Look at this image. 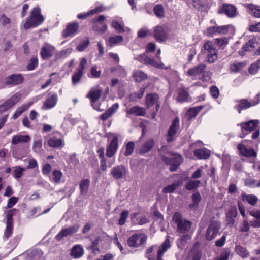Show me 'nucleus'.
Here are the masks:
<instances>
[{
  "instance_id": "obj_1",
  "label": "nucleus",
  "mask_w": 260,
  "mask_h": 260,
  "mask_svg": "<svg viewBox=\"0 0 260 260\" xmlns=\"http://www.w3.org/2000/svg\"><path fill=\"white\" fill-rule=\"evenodd\" d=\"M155 50H148L146 54H142L139 56V61L144 64H149L157 68L167 69L168 67L165 66L161 62L155 60L156 58L160 59V50H157L155 58L152 56L153 55L155 54Z\"/></svg>"
},
{
  "instance_id": "obj_2",
  "label": "nucleus",
  "mask_w": 260,
  "mask_h": 260,
  "mask_svg": "<svg viewBox=\"0 0 260 260\" xmlns=\"http://www.w3.org/2000/svg\"><path fill=\"white\" fill-rule=\"evenodd\" d=\"M44 21L43 16L41 14V10L38 7L35 8L31 12V15L24 24L25 29L32 27H36L41 24Z\"/></svg>"
},
{
  "instance_id": "obj_3",
  "label": "nucleus",
  "mask_w": 260,
  "mask_h": 260,
  "mask_svg": "<svg viewBox=\"0 0 260 260\" xmlns=\"http://www.w3.org/2000/svg\"><path fill=\"white\" fill-rule=\"evenodd\" d=\"M236 105L234 108L241 113L242 110L247 109L258 104L260 102V94H257L252 100L249 101L246 99L235 100Z\"/></svg>"
},
{
  "instance_id": "obj_4",
  "label": "nucleus",
  "mask_w": 260,
  "mask_h": 260,
  "mask_svg": "<svg viewBox=\"0 0 260 260\" xmlns=\"http://www.w3.org/2000/svg\"><path fill=\"white\" fill-rule=\"evenodd\" d=\"M161 159L167 164L171 165L170 170L172 172L176 171L183 161V158L180 154L173 153H168L167 156H162Z\"/></svg>"
},
{
  "instance_id": "obj_5",
  "label": "nucleus",
  "mask_w": 260,
  "mask_h": 260,
  "mask_svg": "<svg viewBox=\"0 0 260 260\" xmlns=\"http://www.w3.org/2000/svg\"><path fill=\"white\" fill-rule=\"evenodd\" d=\"M173 221L177 224V232L181 233H185L190 229L191 222L183 219L179 212H176L173 217Z\"/></svg>"
},
{
  "instance_id": "obj_6",
  "label": "nucleus",
  "mask_w": 260,
  "mask_h": 260,
  "mask_svg": "<svg viewBox=\"0 0 260 260\" xmlns=\"http://www.w3.org/2000/svg\"><path fill=\"white\" fill-rule=\"evenodd\" d=\"M102 92V90L100 88H92L86 95V98L90 100L91 105L93 109L98 111L104 110L100 108V105L97 104V101L100 98Z\"/></svg>"
},
{
  "instance_id": "obj_7",
  "label": "nucleus",
  "mask_w": 260,
  "mask_h": 260,
  "mask_svg": "<svg viewBox=\"0 0 260 260\" xmlns=\"http://www.w3.org/2000/svg\"><path fill=\"white\" fill-rule=\"evenodd\" d=\"M221 229V223L217 220H211L205 235L206 239L211 241L214 239L218 234L220 233Z\"/></svg>"
},
{
  "instance_id": "obj_8",
  "label": "nucleus",
  "mask_w": 260,
  "mask_h": 260,
  "mask_svg": "<svg viewBox=\"0 0 260 260\" xmlns=\"http://www.w3.org/2000/svg\"><path fill=\"white\" fill-rule=\"evenodd\" d=\"M147 237L142 233H137L129 237L127 240V245L132 248L138 247L146 242Z\"/></svg>"
},
{
  "instance_id": "obj_9",
  "label": "nucleus",
  "mask_w": 260,
  "mask_h": 260,
  "mask_svg": "<svg viewBox=\"0 0 260 260\" xmlns=\"http://www.w3.org/2000/svg\"><path fill=\"white\" fill-rule=\"evenodd\" d=\"M229 43L227 38H216L212 41H208L204 43V49H214V47H226Z\"/></svg>"
},
{
  "instance_id": "obj_10",
  "label": "nucleus",
  "mask_w": 260,
  "mask_h": 260,
  "mask_svg": "<svg viewBox=\"0 0 260 260\" xmlns=\"http://www.w3.org/2000/svg\"><path fill=\"white\" fill-rule=\"evenodd\" d=\"M179 119L178 118H175L170 125L166 136V140L168 142L170 143L175 140L177 133L179 129Z\"/></svg>"
},
{
  "instance_id": "obj_11",
  "label": "nucleus",
  "mask_w": 260,
  "mask_h": 260,
  "mask_svg": "<svg viewBox=\"0 0 260 260\" xmlns=\"http://www.w3.org/2000/svg\"><path fill=\"white\" fill-rule=\"evenodd\" d=\"M259 120H251L244 123H241L240 125L242 133L240 135V137L243 138L248 133L254 130L259 124Z\"/></svg>"
},
{
  "instance_id": "obj_12",
  "label": "nucleus",
  "mask_w": 260,
  "mask_h": 260,
  "mask_svg": "<svg viewBox=\"0 0 260 260\" xmlns=\"http://www.w3.org/2000/svg\"><path fill=\"white\" fill-rule=\"evenodd\" d=\"M128 173V170L122 165L115 166L110 172L111 176L115 179L125 178Z\"/></svg>"
},
{
  "instance_id": "obj_13",
  "label": "nucleus",
  "mask_w": 260,
  "mask_h": 260,
  "mask_svg": "<svg viewBox=\"0 0 260 260\" xmlns=\"http://www.w3.org/2000/svg\"><path fill=\"white\" fill-rule=\"evenodd\" d=\"M63 136L60 132H56L53 136L48 140V144L50 147L58 148L62 144Z\"/></svg>"
},
{
  "instance_id": "obj_14",
  "label": "nucleus",
  "mask_w": 260,
  "mask_h": 260,
  "mask_svg": "<svg viewBox=\"0 0 260 260\" xmlns=\"http://www.w3.org/2000/svg\"><path fill=\"white\" fill-rule=\"evenodd\" d=\"M247 141V140H243L242 143L238 145L237 149L239 151L240 153L243 156L248 157H256L257 154L254 150L251 148H247L244 144Z\"/></svg>"
},
{
  "instance_id": "obj_15",
  "label": "nucleus",
  "mask_w": 260,
  "mask_h": 260,
  "mask_svg": "<svg viewBox=\"0 0 260 260\" xmlns=\"http://www.w3.org/2000/svg\"><path fill=\"white\" fill-rule=\"evenodd\" d=\"M153 33L155 39L158 41H164L168 37L167 28L165 26H156L154 29Z\"/></svg>"
},
{
  "instance_id": "obj_16",
  "label": "nucleus",
  "mask_w": 260,
  "mask_h": 260,
  "mask_svg": "<svg viewBox=\"0 0 260 260\" xmlns=\"http://www.w3.org/2000/svg\"><path fill=\"white\" fill-rule=\"evenodd\" d=\"M158 99L159 95L156 93L148 94L145 97V105L149 109L154 104H156V109L158 111L159 108V105L158 103Z\"/></svg>"
},
{
  "instance_id": "obj_17",
  "label": "nucleus",
  "mask_w": 260,
  "mask_h": 260,
  "mask_svg": "<svg viewBox=\"0 0 260 260\" xmlns=\"http://www.w3.org/2000/svg\"><path fill=\"white\" fill-rule=\"evenodd\" d=\"M118 147V138L115 136L107 147L106 156L108 157H113L116 153Z\"/></svg>"
},
{
  "instance_id": "obj_18",
  "label": "nucleus",
  "mask_w": 260,
  "mask_h": 260,
  "mask_svg": "<svg viewBox=\"0 0 260 260\" xmlns=\"http://www.w3.org/2000/svg\"><path fill=\"white\" fill-rule=\"evenodd\" d=\"M23 80V77L20 74H12L6 79L5 84L13 86L21 84Z\"/></svg>"
},
{
  "instance_id": "obj_19",
  "label": "nucleus",
  "mask_w": 260,
  "mask_h": 260,
  "mask_svg": "<svg viewBox=\"0 0 260 260\" xmlns=\"http://www.w3.org/2000/svg\"><path fill=\"white\" fill-rule=\"evenodd\" d=\"M126 112L127 117H128L129 115H134L136 116H143L146 114V110L143 107L135 106L126 110Z\"/></svg>"
},
{
  "instance_id": "obj_20",
  "label": "nucleus",
  "mask_w": 260,
  "mask_h": 260,
  "mask_svg": "<svg viewBox=\"0 0 260 260\" xmlns=\"http://www.w3.org/2000/svg\"><path fill=\"white\" fill-rule=\"evenodd\" d=\"M154 140L153 139H149L146 140L141 146L139 150V154L143 155L149 152L154 145Z\"/></svg>"
},
{
  "instance_id": "obj_21",
  "label": "nucleus",
  "mask_w": 260,
  "mask_h": 260,
  "mask_svg": "<svg viewBox=\"0 0 260 260\" xmlns=\"http://www.w3.org/2000/svg\"><path fill=\"white\" fill-rule=\"evenodd\" d=\"M221 11L229 17H234L237 15L236 8L231 4H224Z\"/></svg>"
},
{
  "instance_id": "obj_22",
  "label": "nucleus",
  "mask_w": 260,
  "mask_h": 260,
  "mask_svg": "<svg viewBox=\"0 0 260 260\" xmlns=\"http://www.w3.org/2000/svg\"><path fill=\"white\" fill-rule=\"evenodd\" d=\"M79 24L77 22L69 23L66 26V37H73L78 33Z\"/></svg>"
},
{
  "instance_id": "obj_23",
  "label": "nucleus",
  "mask_w": 260,
  "mask_h": 260,
  "mask_svg": "<svg viewBox=\"0 0 260 260\" xmlns=\"http://www.w3.org/2000/svg\"><path fill=\"white\" fill-rule=\"evenodd\" d=\"M112 26L114 28L118 33L126 32L128 34L127 39L131 37V29L128 27H124L123 23H119L116 21H113L112 22Z\"/></svg>"
},
{
  "instance_id": "obj_24",
  "label": "nucleus",
  "mask_w": 260,
  "mask_h": 260,
  "mask_svg": "<svg viewBox=\"0 0 260 260\" xmlns=\"http://www.w3.org/2000/svg\"><path fill=\"white\" fill-rule=\"evenodd\" d=\"M210 151L204 148L194 151V156L198 159H207L210 155Z\"/></svg>"
},
{
  "instance_id": "obj_25",
  "label": "nucleus",
  "mask_w": 260,
  "mask_h": 260,
  "mask_svg": "<svg viewBox=\"0 0 260 260\" xmlns=\"http://www.w3.org/2000/svg\"><path fill=\"white\" fill-rule=\"evenodd\" d=\"M30 141V137L28 135L18 134L13 136L12 139V144L17 145L20 143H27Z\"/></svg>"
},
{
  "instance_id": "obj_26",
  "label": "nucleus",
  "mask_w": 260,
  "mask_h": 260,
  "mask_svg": "<svg viewBox=\"0 0 260 260\" xmlns=\"http://www.w3.org/2000/svg\"><path fill=\"white\" fill-rule=\"evenodd\" d=\"M171 247L170 241L168 237L166 238L165 241L161 244L159 247V250L157 253V259L162 258L164 254Z\"/></svg>"
},
{
  "instance_id": "obj_27",
  "label": "nucleus",
  "mask_w": 260,
  "mask_h": 260,
  "mask_svg": "<svg viewBox=\"0 0 260 260\" xmlns=\"http://www.w3.org/2000/svg\"><path fill=\"white\" fill-rule=\"evenodd\" d=\"M132 77L137 83H141L148 79V76L143 71L139 70L134 71Z\"/></svg>"
},
{
  "instance_id": "obj_28",
  "label": "nucleus",
  "mask_w": 260,
  "mask_h": 260,
  "mask_svg": "<svg viewBox=\"0 0 260 260\" xmlns=\"http://www.w3.org/2000/svg\"><path fill=\"white\" fill-rule=\"evenodd\" d=\"M20 94L17 93L7 100L3 104L7 110L12 108L20 100Z\"/></svg>"
},
{
  "instance_id": "obj_29",
  "label": "nucleus",
  "mask_w": 260,
  "mask_h": 260,
  "mask_svg": "<svg viewBox=\"0 0 260 260\" xmlns=\"http://www.w3.org/2000/svg\"><path fill=\"white\" fill-rule=\"evenodd\" d=\"M206 65L204 64H199L193 68L189 69L187 74L190 76H196L201 74L203 72L206 68Z\"/></svg>"
},
{
  "instance_id": "obj_30",
  "label": "nucleus",
  "mask_w": 260,
  "mask_h": 260,
  "mask_svg": "<svg viewBox=\"0 0 260 260\" xmlns=\"http://www.w3.org/2000/svg\"><path fill=\"white\" fill-rule=\"evenodd\" d=\"M217 34L233 35L235 32L234 27L231 25L219 26L216 25Z\"/></svg>"
},
{
  "instance_id": "obj_31",
  "label": "nucleus",
  "mask_w": 260,
  "mask_h": 260,
  "mask_svg": "<svg viewBox=\"0 0 260 260\" xmlns=\"http://www.w3.org/2000/svg\"><path fill=\"white\" fill-rule=\"evenodd\" d=\"M118 108L119 104L118 103L114 104L110 108L108 109L107 111H106L105 113L100 116L101 119L103 121L107 120L117 111Z\"/></svg>"
},
{
  "instance_id": "obj_32",
  "label": "nucleus",
  "mask_w": 260,
  "mask_h": 260,
  "mask_svg": "<svg viewBox=\"0 0 260 260\" xmlns=\"http://www.w3.org/2000/svg\"><path fill=\"white\" fill-rule=\"evenodd\" d=\"M242 200L243 202H246L252 206L255 205L258 200V198L254 194H247L245 193H242L241 194Z\"/></svg>"
},
{
  "instance_id": "obj_33",
  "label": "nucleus",
  "mask_w": 260,
  "mask_h": 260,
  "mask_svg": "<svg viewBox=\"0 0 260 260\" xmlns=\"http://www.w3.org/2000/svg\"><path fill=\"white\" fill-rule=\"evenodd\" d=\"M84 254L83 248L80 245H75L71 249V255L74 258H79Z\"/></svg>"
},
{
  "instance_id": "obj_34",
  "label": "nucleus",
  "mask_w": 260,
  "mask_h": 260,
  "mask_svg": "<svg viewBox=\"0 0 260 260\" xmlns=\"http://www.w3.org/2000/svg\"><path fill=\"white\" fill-rule=\"evenodd\" d=\"M249 214L255 218L250 221V225L253 228H260V211H251Z\"/></svg>"
},
{
  "instance_id": "obj_35",
  "label": "nucleus",
  "mask_w": 260,
  "mask_h": 260,
  "mask_svg": "<svg viewBox=\"0 0 260 260\" xmlns=\"http://www.w3.org/2000/svg\"><path fill=\"white\" fill-rule=\"evenodd\" d=\"M103 10V8L102 7H101V6L95 8V9H93L88 11L87 13L79 14L77 15V18L79 19H85L88 16L92 15L93 14H96L98 13L102 12Z\"/></svg>"
},
{
  "instance_id": "obj_36",
  "label": "nucleus",
  "mask_w": 260,
  "mask_h": 260,
  "mask_svg": "<svg viewBox=\"0 0 260 260\" xmlns=\"http://www.w3.org/2000/svg\"><path fill=\"white\" fill-rule=\"evenodd\" d=\"M32 103H33L32 102H29L23 104L21 106L18 107L13 115V118L14 119L17 118L23 112L26 111L32 104Z\"/></svg>"
},
{
  "instance_id": "obj_37",
  "label": "nucleus",
  "mask_w": 260,
  "mask_h": 260,
  "mask_svg": "<svg viewBox=\"0 0 260 260\" xmlns=\"http://www.w3.org/2000/svg\"><path fill=\"white\" fill-rule=\"evenodd\" d=\"M90 183V180L88 179H84L80 182L79 188L81 194H86L87 193Z\"/></svg>"
},
{
  "instance_id": "obj_38",
  "label": "nucleus",
  "mask_w": 260,
  "mask_h": 260,
  "mask_svg": "<svg viewBox=\"0 0 260 260\" xmlns=\"http://www.w3.org/2000/svg\"><path fill=\"white\" fill-rule=\"evenodd\" d=\"M203 108L202 106L190 108L187 111L186 115L188 119H191L196 117Z\"/></svg>"
},
{
  "instance_id": "obj_39",
  "label": "nucleus",
  "mask_w": 260,
  "mask_h": 260,
  "mask_svg": "<svg viewBox=\"0 0 260 260\" xmlns=\"http://www.w3.org/2000/svg\"><path fill=\"white\" fill-rule=\"evenodd\" d=\"M58 75L55 73H52L50 75V78L46 82L41 86V89H44L50 85H54L57 81V77Z\"/></svg>"
},
{
  "instance_id": "obj_40",
  "label": "nucleus",
  "mask_w": 260,
  "mask_h": 260,
  "mask_svg": "<svg viewBox=\"0 0 260 260\" xmlns=\"http://www.w3.org/2000/svg\"><path fill=\"white\" fill-rule=\"evenodd\" d=\"M260 49V46L258 47L257 39L255 37L250 38L245 43L242 49H249V48H256Z\"/></svg>"
},
{
  "instance_id": "obj_41",
  "label": "nucleus",
  "mask_w": 260,
  "mask_h": 260,
  "mask_svg": "<svg viewBox=\"0 0 260 260\" xmlns=\"http://www.w3.org/2000/svg\"><path fill=\"white\" fill-rule=\"evenodd\" d=\"M122 41L123 37L122 36H115L111 37L109 38L108 43L110 47H113L122 42Z\"/></svg>"
},
{
  "instance_id": "obj_42",
  "label": "nucleus",
  "mask_w": 260,
  "mask_h": 260,
  "mask_svg": "<svg viewBox=\"0 0 260 260\" xmlns=\"http://www.w3.org/2000/svg\"><path fill=\"white\" fill-rule=\"evenodd\" d=\"M177 101L180 102L186 101L189 96L187 89L181 88L178 90Z\"/></svg>"
},
{
  "instance_id": "obj_43",
  "label": "nucleus",
  "mask_w": 260,
  "mask_h": 260,
  "mask_svg": "<svg viewBox=\"0 0 260 260\" xmlns=\"http://www.w3.org/2000/svg\"><path fill=\"white\" fill-rule=\"evenodd\" d=\"M57 100V95L53 94L51 97L47 99V100L44 102V106H46L48 109L52 108L55 105Z\"/></svg>"
},
{
  "instance_id": "obj_44",
  "label": "nucleus",
  "mask_w": 260,
  "mask_h": 260,
  "mask_svg": "<svg viewBox=\"0 0 260 260\" xmlns=\"http://www.w3.org/2000/svg\"><path fill=\"white\" fill-rule=\"evenodd\" d=\"M235 250L237 254L244 258L247 257L249 255V253L246 249L240 245L236 246Z\"/></svg>"
},
{
  "instance_id": "obj_45",
  "label": "nucleus",
  "mask_w": 260,
  "mask_h": 260,
  "mask_svg": "<svg viewBox=\"0 0 260 260\" xmlns=\"http://www.w3.org/2000/svg\"><path fill=\"white\" fill-rule=\"evenodd\" d=\"M201 195L199 192L193 193L192 195V199L193 203L189 205V208L191 209L197 208L201 201Z\"/></svg>"
},
{
  "instance_id": "obj_46",
  "label": "nucleus",
  "mask_w": 260,
  "mask_h": 260,
  "mask_svg": "<svg viewBox=\"0 0 260 260\" xmlns=\"http://www.w3.org/2000/svg\"><path fill=\"white\" fill-rule=\"evenodd\" d=\"M249 9L251 11L252 15L257 18H260V6L253 4H249Z\"/></svg>"
},
{
  "instance_id": "obj_47",
  "label": "nucleus",
  "mask_w": 260,
  "mask_h": 260,
  "mask_svg": "<svg viewBox=\"0 0 260 260\" xmlns=\"http://www.w3.org/2000/svg\"><path fill=\"white\" fill-rule=\"evenodd\" d=\"M200 183V180H190L186 183L185 188L188 190H192L198 187Z\"/></svg>"
},
{
  "instance_id": "obj_48",
  "label": "nucleus",
  "mask_w": 260,
  "mask_h": 260,
  "mask_svg": "<svg viewBox=\"0 0 260 260\" xmlns=\"http://www.w3.org/2000/svg\"><path fill=\"white\" fill-rule=\"evenodd\" d=\"M203 34L209 37H212L217 34L216 24L214 26H209L204 31Z\"/></svg>"
},
{
  "instance_id": "obj_49",
  "label": "nucleus",
  "mask_w": 260,
  "mask_h": 260,
  "mask_svg": "<svg viewBox=\"0 0 260 260\" xmlns=\"http://www.w3.org/2000/svg\"><path fill=\"white\" fill-rule=\"evenodd\" d=\"M153 12L155 15L159 18L164 16V7L161 5H156L153 9Z\"/></svg>"
},
{
  "instance_id": "obj_50",
  "label": "nucleus",
  "mask_w": 260,
  "mask_h": 260,
  "mask_svg": "<svg viewBox=\"0 0 260 260\" xmlns=\"http://www.w3.org/2000/svg\"><path fill=\"white\" fill-rule=\"evenodd\" d=\"M239 53L241 56L247 54L249 56L251 55H260V50H242L239 52Z\"/></svg>"
},
{
  "instance_id": "obj_51",
  "label": "nucleus",
  "mask_w": 260,
  "mask_h": 260,
  "mask_svg": "<svg viewBox=\"0 0 260 260\" xmlns=\"http://www.w3.org/2000/svg\"><path fill=\"white\" fill-rule=\"evenodd\" d=\"M83 75V73L77 71L72 76V83L73 85H76L80 82L81 79Z\"/></svg>"
},
{
  "instance_id": "obj_52",
  "label": "nucleus",
  "mask_w": 260,
  "mask_h": 260,
  "mask_svg": "<svg viewBox=\"0 0 260 260\" xmlns=\"http://www.w3.org/2000/svg\"><path fill=\"white\" fill-rule=\"evenodd\" d=\"M207 50L208 51V61L211 63L214 62L217 58V55L216 52H215V50Z\"/></svg>"
},
{
  "instance_id": "obj_53",
  "label": "nucleus",
  "mask_w": 260,
  "mask_h": 260,
  "mask_svg": "<svg viewBox=\"0 0 260 260\" xmlns=\"http://www.w3.org/2000/svg\"><path fill=\"white\" fill-rule=\"evenodd\" d=\"M42 147V140L41 139H38L34 141L32 149L34 152L36 153L40 152Z\"/></svg>"
},
{
  "instance_id": "obj_54",
  "label": "nucleus",
  "mask_w": 260,
  "mask_h": 260,
  "mask_svg": "<svg viewBox=\"0 0 260 260\" xmlns=\"http://www.w3.org/2000/svg\"><path fill=\"white\" fill-rule=\"evenodd\" d=\"M38 65V59L37 56H33L30 60L29 63L27 66L28 70H32L36 68Z\"/></svg>"
},
{
  "instance_id": "obj_55",
  "label": "nucleus",
  "mask_w": 260,
  "mask_h": 260,
  "mask_svg": "<svg viewBox=\"0 0 260 260\" xmlns=\"http://www.w3.org/2000/svg\"><path fill=\"white\" fill-rule=\"evenodd\" d=\"M25 169L20 166H15L13 168V176L16 178H19L22 176Z\"/></svg>"
},
{
  "instance_id": "obj_56",
  "label": "nucleus",
  "mask_w": 260,
  "mask_h": 260,
  "mask_svg": "<svg viewBox=\"0 0 260 260\" xmlns=\"http://www.w3.org/2000/svg\"><path fill=\"white\" fill-rule=\"evenodd\" d=\"M90 73L92 77L98 78L100 77L102 72L97 66L95 65L91 68Z\"/></svg>"
},
{
  "instance_id": "obj_57",
  "label": "nucleus",
  "mask_w": 260,
  "mask_h": 260,
  "mask_svg": "<svg viewBox=\"0 0 260 260\" xmlns=\"http://www.w3.org/2000/svg\"><path fill=\"white\" fill-rule=\"evenodd\" d=\"M178 183H174L169 185L164 188L162 192L165 193H172L178 187Z\"/></svg>"
},
{
  "instance_id": "obj_58",
  "label": "nucleus",
  "mask_w": 260,
  "mask_h": 260,
  "mask_svg": "<svg viewBox=\"0 0 260 260\" xmlns=\"http://www.w3.org/2000/svg\"><path fill=\"white\" fill-rule=\"evenodd\" d=\"M250 225L246 218L243 219L241 225L239 227V231L241 232H247L249 230Z\"/></svg>"
},
{
  "instance_id": "obj_59",
  "label": "nucleus",
  "mask_w": 260,
  "mask_h": 260,
  "mask_svg": "<svg viewBox=\"0 0 260 260\" xmlns=\"http://www.w3.org/2000/svg\"><path fill=\"white\" fill-rule=\"evenodd\" d=\"M129 214V212L127 210L123 211L121 214L120 217L118 220V224L120 225L125 224L126 219L127 218Z\"/></svg>"
},
{
  "instance_id": "obj_60",
  "label": "nucleus",
  "mask_w": 260,
  "mask_h": 260,
  "mask_svg": "<svg viewBox=\"0 0 260 260\" xmlns=\"http://www.w3.org/2000/svg\"><path fill=\"white\" fill-rule=\"evenodd\" d=\"M245 66L242 62H237L231 65L230 69L233 72H238Z\"/></svg>"
},
{
  "instance_id": "obj_61",
  "label": "nucleus",
  "mask_w": 260,
  "mask_h": 260,
  "mask_svg": "<svg viewBox=\"0 0 260 260\" xmlns=\"http://www.w3.org/2000/svg\"><path fill=\"white\" fill-rule=\"evenodd\" d=\"M135 144L133 142H129L126 146V150L124 152L125 156H129L132 154L134 151Z\"/></svg>"
},
{
  "instance_id": "obj_62",
  "label": "nucleus",
  "mask_w": 260,
  "mask_h": 260,
  "mask_svg": "<svg viewBox=\"0 0 260 260\" xmlns=\"http://www.w3.org/2000/svg\"><path fill=\"white\" fill-rule=\"evenodd\" d=\"M13 232V226L12 223H7L6 228L4 232V238L8 239L9 238Z\"/></svg>"
},
{
  "instance_id": "obj_63",
  "label": "nucleus",
  "mask_w": 260,
  "mask_h": 260,
  "mask_svg": "<svg viewBox=\"0 0 260 260\" xmlns=\"http://www.w3.org/2000/svg\"><path fill=\"white\" fill-rule=\"evenodd\" d=\"M52 176V180L55 182H59L62 176V174L59 170H54L53 172Z\"/></svg>"
},
{
  "instance_id": "obj_64",
  "label": "nucleus",
  "mask_w": 260,
  "mask_h": 260,
  "mask_svg": "<svg viewBox=\"0 0 260 260\" xmlns=\"http://www.w3.org/2000/svg\"><path fill=\"white\" fill-rule=\"evenodd\" d=\"M248 30L250 32H260V22L256 23L251 24L249 26Z\"/></svg>"
}]
</instances>
